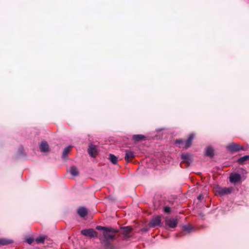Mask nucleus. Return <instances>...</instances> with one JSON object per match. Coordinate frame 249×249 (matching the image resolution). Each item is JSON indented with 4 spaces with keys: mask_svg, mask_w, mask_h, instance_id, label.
<instances>
[{
    "mask_svg": "<svg viewBox=\"0 0 249 249\" xmlns=\"http://www.w3.org/2000/svg\"><path fill=\"white\" fill-rule=\"evenodd\" d=\"M118 232V231L112 228L108 227L107 229L103 233V237L100 239L104 240L106 244H109L110 241L113 240L115 236V234Z\"/></svg>",
    "mask_w": 249,
    "mask_h": 249,
    "instance_id": "1",
    "label": "nucleus"
},
{
    "mask_svg": "<svg viewBox=\"0 0 249 249\" xmlns=\"http://www.w3.org/2000/svg\"><path fill=\"white\" fill-rule=\"evenodd\" d=\"M149 226L152 228H157L161 226V219L160 216H155L152 217L149 223Z\"/></svg>",
    "mask_w": 249,
    "mask_h": 249,
    "instance_id": "2",
    "label": "nucleus"
},
{
    "mask_svg": "<svg viewBox=\"0 0 249 249\" xmlns=\"http://www.w3.org/2000/svg\"><path fill=\"white\" fill-rule=\"evenodd\" d=\"M81 233L86 236H88L90 238L97 237L98 233L93 229H84L81 231Z\"/></svg>",
    "mask_w": 249,
    "mask_h": 249,
    "instance_id": "3",
    "label": "nucleus"
},
{
    "mask_svg": "<svg viewBox=\"0 0 249 249\" xmlns=\"http://www.w3.org/2000/svg\"><path fill=\"white\" fill-rule=\"evenodd\" d=\"M227 148L231 153L238 152L240 150H246L242 146L235 143H231L227 146Z\"/></svg>",
    "mask_w": 249,
    "mask_h": 249,
    "instance_id": "4",
    "label": "nucleus"
},
{
    "mask_svg": "<svg viewBox=\"0 0 249 249\" xmlns=\"http://www.w3.org/2000/svg\"><path fill=\"white\" fill-rule=\"evenodd\" d=\"M194 137L195 135L194 134H191L190 135L188 139L187 140H179L178 142H183L184 143V145L183 146H179V147L185 149H187L190 147L192 144V142L194 138Z\"/></svg>",
    "mask_w": 249,
    "mask_h": 249,
    "instance_id": "5",
    "label": "nucleus"
},
{
    "mask_svg": "<svg viewBox=\"0 0 249 249\" xmlns=\"http://www.w3.org/2000/svg\"><path fill=\"white\" fill-rule=\"evenodd\" d=\"M230 181L232 183H236L241 179V176L237 173H232L230 176Z\"/></svg>",
    "mask_w": 249,
    "mask_h": 249,
    "instance_id": "6",
    "label": "nucleus"
},
{
    "mask_svg": "<svg viewBox=\"0 0 249 249\" xmlns=\"http://www.w3.org/2000/svg\"><path fill=\"white\" fill-rule=\"evenodd\" d=\"M232 190H233V188L231 187V188H227V187L221 188V187H220L217 189V192L220 196H224V195L231 194Z\"/></svg>",
    "mask_w": 249,
    "mask_h": 249,
    "instance_id": "7",
    "label": "nucleus"
},
{
    "mask_svg": "<svg viewBox=\"0 0 249 249\" xmlns=\"http://www.w3.org/2000/svg\"><path fill=\"white\" fill-rule=\"evenodd\" d=\"M165 224L172 228H175L177 226L178 220L177 218H166L165 221Z\"/></svg>",
    "mask_w": 249,
    "mask_h": 249,
    "instance_id": "8",
    "label": "nucleus"
},
{
    "mask_svg": "<svg viewBox=\"0 0 249 249\" xmlns=\"http://www.w3.org/2000/svg\"><path fill=\"white\" fill-rule=\"evenodd\" d=\"M88 153L92 157H95L96 153L97 152V146L95 145L90 144L89 146Z\"/></svg>",
    "mask_w": 249,
    "mask_h": 249,
    "instance_id": "9",
    "label": "nucleus"
},
{
    "mask_svg": "<svg viewBox=\"0 0 249 249\" xmlns=\"http://www.w3.org/2000/svg\"><path fill=\"white\" fill-rule=\"evenodd\" d=\"M39 147L41 152H46L49 151V145L47 142L45 141L42 142L40 143Z\"/></svg>",
    "mask_w": 249,
    "mask_h": 249,
    "instance_id": "10",
    "label": "nucleus"
},
{
    "mask_svg": "<svg viewBox=\"0 0 249 249\" xmlns=\"http://www.w3.org/2000/svg\"><path fill=\"white\" fill-rule=\"evenodd\" d=\"M77 213L81 217H84L88 214V210L86 208L81 207L78 209Z\"/></svg>",
    "mask_w": 249,
    "mask_h": 249,
    "instance_id": "11",
    "label": "nucleus"
},
{
    "mask_svg": "<svg viewBox=\"0 0 249 249\" xmlns=\"http://www.w3.org/2000/svg\"><path fill=\"white\" fill-rule=\"evenodd\" d=\"M135 157V155L134 152L131 151V150H126L125 151V156L124 159L128 161L129 160L133 159Z\"/></svg>",
    "mask_w": 249,
    "mask_h": 249,
    "instance_id": "12",
    "label": "nucleus"
},
{
    "mask_svg": "<svg viewBox=\"0 0 249 249\" xmlns=\"http://www.w3.org/2000/svg\"><path fill=\"white\" fill-rule=\"evenodd\" d=\"M181 158L184 161L190 162L192 161V155L189 153L182 154Z\"/></svg>",
    "mask_w": 249,
    "mask_h": 249,
    "instance_id": "13",
    "label": "nucleus"
},
{
    "mask_svg": "<svg viewBox=\"0 0 249 249\" xmlns=\"http://www.w3.org/2000/svg\"><path fill=\"white\" fill-rule=\"evenodd\" d=\"M0 243L1 246H5L13 243V241L5 238H0Z\"/></svg>",
    "mask_w": 249,
    "mask_h": 249,
    "instance_id": "14",
    "label": "nucleus"
},
{
    "mask_svg": "<svg viewBox=\"0 0 249 249\" xmlns=\"http://www.w3.org/2000/svg\"><path fill=\"white\" fill-rule=\"evenodd\" d=\"M131 229L130 227H124L122 228L123 234L125 238H128L129 237V233Z\"/></svg>",
    "mask_w": 249,
    "mask_h": 249,
    "instance_id": "15",
    "label": "nucleus"
},
{
    "mask_svg": "<svg viewBox=\"0 0 249 249\" xmlns=\"http://www.w3.org/2000/svg\"><path fill=\"white\" fill-rule=\"evenodd\" d=\"M205 154L207 156L213 157L214 155L213 149L211 147H208L206 148Z\"/></svg>",
    "mask_w": 249,
    "mask_h": 249,
    "instance_id": "16",
    "label": "nucleus"
},
{
    "mask_svg": "<svg viewBox=\"0 0 249 249\" xmlns=\"http://www.w3.org/2000/svg\"><path fill=\"white\" fill-rule=\"evenodd\" d=\"M249 160V156L246 155L240 158L237 161L240 164H245L246 161Z\"/></svg>",
    "mask_w": 249,
    "mask_h": 249,
    "instance_id": "17",
    "label": "nucleus"
},
{
    "mask_svg": "<svg viewBox=\"0 0 249 249\" xmlns=\"http://www.w3.org/2000/svg\"><path fill=\"white\" fill-rule=\"evenodd\" d=\"M108 159L112 164H117L118 162V158L113 154H110L109 155Z\"/></svg>",
    "mask_w": 249,
    "mask_h": 249,
    "instance_id": "18",
    "label": "nucleus"
},
{
    "mask_svg": "<svg viewBox=\"0 0 249 249\" xmlns=\"http://www.w3.org/2000/svg\"><path fill=\"white\" fill-rule=\"evenodd\" d=\"M145 136L142 134L134 135L132 139L135 141H140L144 140Z\"/></svg>",
    "mask_w": 249,
    "mask_h": 249,
    "instance_id": "19",
    "label": "nucleus"
},
{
    "mask_svg": "<svg viewBox=\"0 0 249 249\" xmlns=\"http://www.w3.org/2000/svg\"><path fill=\"white\" fill-rule=\"evenodd\" d=\"M70 172L73 176H76L78 174V169L74 166H72V167H71L70 170Z\"/></svg>",
    "mask_w": 249,
    "mask_h": 249,
    "instance_id": "20",
    "label": "nucleus"
},
{
    "mask_svg": "<svg viewBox=\"0 0 249 249\" xmlns=\"http://www.w3.org/2000/svg\"><path fill=\"white\" fill-rule=\"evenodd\" d=\"M71 148V146H67L66 147H65L64 148V149L63 151L62 155L63 158L65 159L67 157V154L70 152Z\"/></svg>",
    "mask_w": 249,
    "mask_h": 249,
    "instance_id": "21",
    "label": "nucleus"
},
{
    "mask_svg": "<svg viewBox=\"0 0 249 249\" xmlns=\"http://www.w3.org/2000/svg\"><path fill=\"white\" fill-rule=\"evenodd\" d=\"M36 241L37 244L43 243L45 241V238L43 236L37 237L36 239Z\"/></svg>",
    "mask_w": 249,
    "mask_h": 249,
    "instance_id": "22",
    "label": "nucleus"
},
{
    "mask_svg": "<svg viewBox=\"0 0 249 249\" xmlns=\"http://www.w3.org/2000/svg\"><path fill=\"white\" fill-rule=\"evenodd\" d=\"M183 229L184 231H188V232H190L192 230V227L189 225H186L183 227Z\"/></svg>",
    "mask_w": 249,
    "mask_h": 249,
    "instance_id": "23",
    "label": "nucleus"
},
{
    "mask_svg": "<svg viewBox=\"0 0 249 249\" xmlns=\"http://www.w3.org/2000/svg\"><path fill=\"white\" fill-rule=\"evenodd\" d=\"M107 228L108 227H103V226H97L96 227V229L97 230L103 231H105L107 229Z\"/></svg>",
    "mask_w": 249,
    "mask_h": 249,
    "instance_id": "24",
    "label": "nucleus"
},
{
    "mask_svg": "<svg viewBox=\"0 0 249 249\" xmlns=\"http://www.w3.org/2000/svg\"><path fill=\"white\" fill-rule=\"evenodd\" d=\"M34 241V239L32 237H28L26 239V242L29 244H31Z\"/></svg>",
    "mask_w": 249,
    "mask_h": 249,
    "instance_id": "25",
    "label": "nucleus"
},
{
    "mask_svg": "<svg viewBox=\"0 0 249 249\" xmlns=\"http://www.w3.org/2000/svg\"><path fill=\"white\" fill-rule=\"evenodd\" d=\"M164 211L165 213H169L171 212V208L168 206H166L164 208Z\"/></svg>",
    "mask_w": 249,
    "mask_h": 249,
    "instance_id": "26",
    "label": "nucleus"
},
{
    "mask_svg": "<svg viewBox=\"0 0 249 249\" xmlns=\"http://www.w3.org/2000/svg\"><path fill=\"white\" fill-rule=\"evenodd\" d=\"M179 140H177L175 142V143L177 144H178V146H183V145H184V143L183 142H178Z\"/></svg>",
    "mask_w": 249,
    "mask_h": 249,
    "instance_id": "27",
    "label": "nucleus"
},
{
    "mask_svg": "<svg viewBox=\"0 0 249 249\" xmlns=\"http://www.w3.org/2000/svg\"><path fill=\"white\" fill-rule=\"evenodd\" d=\"M142 231H148V229H142Z\"/></svg>",
    "mask_w": 249,
    "mask_h": 249,
    "instance_id": "28",
    "label": "nucleus"
},
{
    "mask_svg": "<svg viewBox=\"0 0 249 249\" xmlns=\"http://www.w3.org/2000/svg\"><path fill=\"white\" fill-rule=\"evenodd\" d=\"M201 198V196H199L198 197H197V199H200Z\"/></svg>",
    "mask_w": 249,
    "mask_h": 249,
    "instance_id": "29",
    "label": "nucleus"
}]
</instances>
